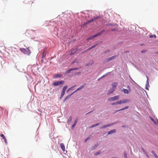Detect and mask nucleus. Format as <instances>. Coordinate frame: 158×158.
<instances>
[{
    "mask_svg": "<svg viewBox=\"0 0 158 158\" xmlns=\"http://www.w3.org/2000/svg\"><path fill=\"white\" fill-rule=\"evenodd\" d=\"M90 136H89L87 138H86L85 140H84V142H86L87 140H89V139H90Z\"/></svg>",
    "mask_w": 158,
    "mask_h": 158,
    "instance_id": "obj_30",
    "label": "nucleus"
},
{
    "mask_svg": "<svg viewBox=\"0 0 158 158\" xmlns=\"http://www.w3.org/2000/svg\"><path fill=\"white\" fill-rule=\"evenodd\" d=\"M72 69H70L69 70H67L66 72V73H69L71 71H72Z\"/></svg>",
    "mask_w": 158,
    "mask_h": 158,
    "instance_id": "obj_34",
    "label": "nucleus"
},
{
    "mask_svg": "<svg viewBox=\"0 0 158 158\" xmlns=\"http://www.w3.org/2000/svg\"><path fill=\"white\" fill-rule=\"evenodd\" d=\"M64 94H65V92H62L61 94V96L60 97V99H61L62 98L63 96H64Z\"/></svg>",
    "mask_w": 158,
    "mask_h": 158,
    "instance_id": "obj_28",
    "label": "nucleus"
},
{
    "mask_svg": "<svg viewBox=\"0 0 158 158\" xmlns=\"http://www.w3.org/2000/svg\"><path fill=\"white\" fill-rule=\"evenodd\" d=\"M84 87H85L84 85H82L80 87L78 88L75 91H74L71 94H74L77 91L83 89Z\"/></svg>",
    "mask_w": 158,
    "mask_h": 158,
    "instance_id": "obj_7",
    "label": "nucleus"
},
{
    "mask_svg": "<svg viewBox=\"0 0 158 158\" xmlns=\"http://www.w3.org/2000/svg\"><path fill=\"white\" fill-rule=\"evenodd\" d=\"M98 145H95L94 146H93V149H95L98 146Z\"/></svg>",
    "mask_w": 158,
    "mask_h": 158,
    "instance_id": "obj_35",
    "label": "nucleus"
},
{
    "mask_svg": "<svg viewBox=\"0 0 158 158\" xmlns=\"http://www.w3.org/2000/svg\"><path fill=\"white\" fill-rule=\"evenodd\" d=\"M60 147L61 148L62 151L64 152L65 151V146L63 143H61L60 144Z\"/></svg>",
    "mask_w": 158,
    "mask_h": 158,
    "instance_id": "obj_9",
    "label": "nucleus"
},
{
    "mask_svg": "<svg viewBox=\"0 0 158 158\" xmlns=\"http://www.w3.org/2000/svg\"><path fill=\"white\" fill-rule=\"evenodd\" d=\"M146 52V50H143L141 51V52L142 53H144Z\"/></svg>",
    "mask_w": 158,
    "mask_h": 158,
    "instance_id": "obj_43",
    "label": "nucleus"
},
{
    "mask_svg": "<svg viewBox=\"0 0 158 158\" xmlns=\"http://www.w3.org/2000/svg\"><path fill=\"white\" fill-rule=\"evenodd\" d=\"M141 149L143 151L144 153H146V151H145V150H144V149L143 148H141Z\"/></svg>",
    "mask_w": 158,
    "mask_h": 158,
    "instance_id": "obj_39",
    "label": "nucleus"
},
{
    "mask_svg": "<svg viewBox=\"0 0 158 158\" xmlns=\"http://www.w3.org/2000/svg\"><path fill=\"white\" fill-rule=\"evenodd\" d=\"M116 130L115 129H113L112 130H111L110 131L108 132V135H110L114 133H115L116 132Z\"/></svg>",
    "mask_w": 158,
    "mask_h": 158,
    "instance_id": "obj_10",
    "label": "nucleus"
},
{
    "mask_svg": "<svg viewBox=\"0 0 158 158\" xmlns=\"http://www.w3.org/2000/svg\"><path fill=\"white\" fill-rule=\"evenodd\" d=\"M129 108V107L128 106H125L124 108H122L120 110H117L116 111H115V113H116L117 112H118L119 111H121V110H126V109H127Z\"/></svg>",
    "mask_w": 158,
    "mask_h": 158,
    "instance_id": "obj_11",
    "label": "nucleus"
},
{
    "mask_svg": "<svg viewBox=\"0 0 158 158\" xmlns=\"http://www.w3.org/2000/svg\"><path fill=\"white\" fill-rule=\"evenodd\" d=\"M123 91L125 94H128V90L126 89H123Z\"/></svg>",
    "mask_w": 158,
    "mask_h": 158,
    "instance_id": "obj_26",
    "label": "nucleus"
},
{
    "mask_svg": "<svg viewBox=\"0 0 158 158\" xmlns=\"http://www.w3.org/2000/svg\"><path fill=\"white\" fill-rule=\"evenodd\" d=\"M111 125L110 124H107V125H103V126H102L101 127H100V129H102V128H106V127H107L110 126Z\"/></svg>",
    "mask_w": 158,
    "mask_h": 158,
    "instance_id": "obj_18",
    "label": "nucleus"
},
{
    "mask_svg": "<svg viewBox=\"0 0 158 158\" xmlns=\"http://www.w3.org/2000/svg\"><path fill=\"white\" fill-rule=\"evenodd\" d=\"M149 37L150 38H152L153 37H154V38H156V36L155 35H149Z\"/></svg>",
    "mask_w": 158,
    "mask_h": 158,
    "instance_id": "obj_31",
    "label": "nucleus"
},
{
    "mask_svg": "<svg viewBox=\"0 0 158 158\" xmlns=\"http://www.w3.org/2000/svg\"><path fill=\"white\" fill-rule=\"evenodd\" d=\"M100 124V123H98L96 124H94L92 126H91L90 127V128H93L94 127H96V126H98Z\"/></svg>",
    "mask_w": 158,
    "mask_h": 158,
    "instance_id": "obj_19",
    "label": "nucleus"
},
{
    "mask_svg": "<svg viewBox=\"0 0 158 158\" xmlns=\"http://www.w3.org/2000/svg\"><path fill=\"white\" fill-rule=\"evenodd\" d=\"M76 85H75L74 86H72L71 88H70L69 89L67 90V92H68L69 91L71 90V89H73L74 88L76 87Z\"/></svg>",
    "mask_w": 158,
    "mask_h": 158,
    "instance_id": "obj_22",
    "label": "nucleus"
},
{
    "mask_svg": "<svg viewBox=\"0 0 158 158\" xmlns=\"http://www.w3.org/2000/svg\"><path fill=\"white\" fill-rule=\"evenodd\" d=\"M112 88H114V90L115 89L116 87L117 86L118 84L117 83H113L112 84Z\"/></svg>",
    "mask_w": 158,
    "mask_h": 158,
    "instance_id": "obj_13",
    "label": "nucleus"
},
{
    "mask_svg": "<svg viewBox=\"0 0 158 158\" xmlns=\"http://www.w3.org/2000/svg\"><path fill=\"white\" fill-rule=\"evenodd\" d=\"M72 117L71 116H70L68 120L67 123H70L72 121Z\"/></svg>",
    "mask_w": 158,
    "mask_h": 158,
    "instance_id": "obj_21",
    "label": "nucleus"
},
{
    "mask_svg": "<svg viewBox=\"0 0 158 158\" xmlns=\"http://www.w3.org/2000/svg\"><path fill=\"white\" fill-rule=\"evenodd\" d=\"M91 112H92V111H90V112H89L88 113H86V114H88V113H91Z\"/></svg>",
    "mask_w": 158,
    "mask_h": 158,
    "instance_id": "obj_45",
    "label": "nucleus"
},
{
    "mask_svg": "<svg viewBox=\"0 0 158 158\" xmlns=\"http://www.w3.org/2000/svg\"><path fill=\"white\" fill-rule=\"evenodd\" d=\"M67 87H67V85H66V86H64L63 88L62 92H65V90H66V89H67Z\"/></svg>",
    "mask_w": 158,
    "mask_h": 158,
    "instance_id": "obj_23",
    "label": "nucleus"
},
{
    "mask_svg": "<svg viewBox=\"0 0 158 158\" xmlns=\"http://www.w3.org/2000/svg\"><path fill=\"white\" fill-rule=\"evenodd\" d=\"M46 54L45 52H44L43 53V55L42 57V58H44L46 56Z\"/></svg>",
    "mask_w": 158,
    "mask_h": 158,
    "instance_id": "obj_33",
    "label": "nucleus"
},
{
    "mask_svg": "<svg viewBox=\"0 0 158 158\" xmlns=\"http://www.w3.org/2000/svg\"><path fill=\"white\" fill-rule=\"evenodd\" d=\"M20 50L23 53L27 55H29L31 53V51L29 49V48H20Z\"/></svg>",
    "mask_w": 158,
    "mask_h": 158,
    "instance_id": "obj_1",
    "label": "nucleus"
},
{
    "mask_svg": "<svg viewBox=\"0 0 158 158\" xmlns=\"http://www.w3.org/2000/svg\"><path fill=\"white\" fill-rule=\"evenodd\" d=\"M119 95L113 97L109 98L108 99V100L110 102L114 101L117 100L119 99Z\"/></svg>",
    "mask_w": 158,
    "mask_h": 158,
    "instance_id": "obj_2",
    "label": "nucleus"
},
{
    "mask_svg": "<svg viewBox=\"0 0 158 158\" xmlns=\"http://www.w3.org/2000/svg\"><path fill=\"white\" fill-rule=\"evenodd\" d=\"M78 51V49L77 48H75L74 49H73L72 50L70 55H72L74 54Z\"/></svg>",
    "mask_w": 158,
    "mask_h": 158,
    "instance_id": "obj_8",
    "label": "nucleus"
},
{
    "mask_svg": "<svg viewBox=\"0 0 158 158\" xmlns=\"http://www.w3.org/2000/svg\"><path fill=\"white\" fill-rule=\"evenodd\" d=\"M94 63V62L93 60H90L89 62V63H88L87 64V66H89L90 65H91L92 64H93Z\"/></svg>",
    "mask_w": 158,
    "mask_h": 158,
    "instance_id": "obj_15",
    "label": "nucleus"
},
{
    "mask_svg": "<svg viewBox=\"0 0 158 158\" xmlns=\"http://www.w3.org/2000/svg\"><path fill=\"white\" fill-rule=\"evenodd\" d=\"M116 57V56H113L110 58H107L106 59V62H108L109 61L114 59Z\"/></svg>",
    "mask_w": 158,
    "mask_h": 158,
    "instance_id": "obj_6",
    "label": "nucleus"
},
{
    "mask_svg": "<svg viewBox=\"0 0 158 158\" xmlns=\"http://www.w3.org/2000/svg\"><path fill=\"white\" fill-rule=\"evenodd\" d=\"M144 153L147 156V157H149V156L148 155V153H147V152H146V153Z\"/></svg>",
    "mask_w": 158,
    "mask_h": 158,
    "instance_id": "obj_42",
    "label": "nucleus"
},
{
    "mask_svg": "<svg viewBox=\"0 0 158 158\" xmlns=\"http://www.w3.org/2000/svg\"><path fill=\"white\" fill-rule=\"evenodd\" d=\"M64 83V81H56L55 82H54L53 83V85L54 86H56L62 85V84H63Z\"/></svg>",
    "mask_w": 158,
    "mask_h": 158,
    "instance_id": "obj_5",
    "label": "nucleus"
},
{
    "mask_svg": "<svg viewBox=\"0 0 158 158\" xmlns=\"http://www.w3.org/2000/svg\"><path fill=\"white\" fill-rule=\"evenodd\" d=\"M152 154L154 155L155 157L156 158H158V156L155 153V152L153 151H152Z\"/></svg>",
    "mask_w": 158,
    "mask_h": 158,
    "instance_id": "obj_20",
    "label": "nucleus"
},
{
    "mask_svg": "<svg viewBox=\"0 0 158 158\" xmlns=\"http://www.w3.org/2000/svg\"><path fill=\"white\" fill-rule=\"evenodd\" d=\"M73 94H71L70 95L67 96L64 100V102H65L69 97H70Z\"/></svg>",
    "mask_w": 158,
    "mask_h": 158,
    "instance_id": "obj_25",
    "label": "nucleus"
},
{
    "mask_svg": "<svg viewBox=\"0 0 158 158\" xmlns=\"http://www.w3.org/2000/svg\"><path fill=\"white\" fill-rule=\"evenodd\" d=\"M77 122V119H76V120H75L74 123L72 126V128H73L76 126V124Z\"/></svg>",
    "mask_w": 158,
    "mask_h": 158,
    "instance_id": "obj_17",
    "label": "nucleus"
},
{
    "mask_svg": "<svg viewBox=\"0 0 158 158\" xmlns=\"http://www.w3.org/2000/svg\"><path fill=\"white\" fill-rule=\"evenodd\" d=\"M0 136L2 137L3 138V139H4L5 142L6 143H7V140L6 138H5L4 135L3 134H1L0 135Z\"/></svg>",
    "mask_w": 158,
    "mask_h": 158,
    "instance_id": "obj_12",
    "label": "nucleus"
},
{
    "mask_svg": "<svg viewBox=\"0 0 158 158\" xmlns=\"http://www.w3.org/2000/svg\"><path fill=\"white\" fill-rule=\"evenodd\" d=\"M118 104V101L116 102H113L111 104V105H116Z\"/></svg>",
    "mask_w": 158,
    "mask_h": 158,
    "instance_id": "obj_29",
    "label": "nucleus"
},
{
    "mask_svg": "<svg viewBox=\"0 0 158 158\" xmlns=\"http://www.w3.org/2000/svg\"><path fill=\"white\" fill-rule=\"evenodd\" d=\"M78 69H79L78 68H77L71 69L72 71V70H78Z\"/></svg>",
    "mask_w": 158,
    "mask_h": 158,
    "instance_id": "obj_36",
    "label": "nucleus"
},
{
    "mask_svg": "<svg viewBox=\"0 0 158 158\" xmlns=\"http://www.w3.org/2000/svg\"><path fill=\"white\" fill-rule=\"evenodd\" d=\"M124 156L126 158H127V154L125 152L124 153Z\"/></svg>",
    "mask_w": 158,
    "mask_h": 158,
    "instance_id": "obj_40",
    "label": "nucleus"
},
{
    "mask_svg": "<svg viewBox=\"0 0 158 158\" xmlns=\"http://www.w3.org/2000/svg\"><path fill=\"white\" fill-rule=\"evenodd\" d=\"M102 32H101L98 33L97 34L95 35L91 36L87 38V40H91L92 39H93V38H95V37H97V36H98L100 35V34H102Z\"/></svg>",
    "mask_w": 158,
    "mask_h": 158,
    "instance_id": "obj_3",
    "label": "nucleus"
},
{
    "mask_svg": "<svg viewBox=\"0 0 158 158\" xmlns=\"http://www.w3.org/2000/svg\"><path fill=\"white\" fill-rule=\"evenodd\" d=\"M152 121H153V119H152Z\"/></svg>",
    "mask_w": 158,
    "mask_h": 158,
    "instance_id": "obj_48",
    "label": "nucleus"
},
{
    "mask_svg": "<svg viewBox=\"0 0 158 158\" xmlns=\"http://www.w3.org/2000/svg\"><path fill=\"white\" fill-rule=\"evenodd\" d=\"M114 88H112V89H110L109 91V92L108 93V94H111L113 93L114 90Z\"/></svg>",
    "mask_w": 158,
    "mask_h": 158,
    "instance_id": "obj_16",
    "label": "nucleus"
},
{
    "mask_svg": "<svg viewBox=\"0 0 158 158\" xmlns=\"http://www.w3.org/2000/svg\"><path fill=\"white\" fill-rule=\"evenodd\" d=\"M147 82H148V77H147Z\"/></svg>",
    "mask_w": 158,
    "mask_h": 158,
    "instance_id": "obj_46",
    "label": "nucleus"
},
{
    "mask_svg": "<svg viewBox=\"0 0 158 158\" xmlns=\"http://www.w3.org/2000/svg\"><path fill=\"white\" fill-rule=\"evenodd\" d=\"M101 153V151H99V152H98L95 153L94 154V155L95 156H97L98 155H99V154H100Z\"/></svg>",
    "mask_w": 158,
    "mask_h": 158,
    "instance_id": "obj_27",
    "label": "nucleus"
},
{
    "mask_svg": "<svg viewBox=\"0 0 158 158\" xmlns=\"http://www.w3.org/2000/svg\"><path fill=\"white\" fill-rule=\"evenodd\" d=\"M97 45V44H96L95 45L91 46V47L92 48V49L93 48H94V47H96Z\"/></svg>",
    "mask_w": 158,
    "mask_h": 158,
    "instance_id": "obj_38",
    "label": "nucleus"
},
{
    "mask_svg": "<svg viewBox=\"0 0 158 158\" xmlns=\"http://www.w3.org/2000/svg\"><path fill=\"white\" fill-rule=\"evenodd\" d=\"M129 101V100L128 99H124L122 100L118 101V104L121 105L122 104L126 103L128 102Z\"/></svg>",
    "mask_w": 158,
    "mask_h": 158,
    "instance_id": "obj_4",
    "label": "nucleus"
},
{
    "mask_svg": "<svg viewBox=\"0 0 158 158\" xmlns=\"http://www.w3.org/2000/svg\"><path fill=\"white\" fill-rule=\"evenodd\" d=\"M94 21H95V19H94V18H92L91 20H90L88 21H87L85 24H87L88 23H90L92 22H94Z\"/></svg>",
    "mask_w": 158,
    "mask_h": 158,
    "instance_id": "obj_14",
    "label": "nucleus"
},
{
    "mask_svg": "<svg viewBox=\"0 0 158 158\" xmlns=\"http://www.w3.org/2000/svg\"><path fill=\"white\" fill-rule=\"evenodd\" d=\"M107 52H105V53H106Z\"/></svg>",
    "mask_w": 158,
    "mask_h": 158,
    "instance_id": "obj_49",
    "label": "nucleus"
},
{
    "mask_svg": "<svg viewBox=\"0 0 158 158\" xmlns=\"http://www.w3.org/2000/svg\"><path fill=\"white\" fill-rule=\"evenodd\" d=\"M61 75H60L59 74H57L55 75L54 77L55 78H56L57 77H61Z\"/></svg>",
    "mask_w": 158,
    "mask_h": 158,
    "instance_id": "obj_24",
    "label": "nucleus"
},
{
    "mask_svg": "<svg viewBox=\"0 0 158 158\" xmlns=\"http://www.w3.org/2000/svg\"><path fill=\"white\" fill-rule=\"evenodd\" d=\"M91 49H92V48L91 47H90L88 49H87L85 51H87L91 50Z\"/></svg>",
    "mask_w": 158,
    "mask_h": 158,
    "instance_id": "obj_41",
    "label": "nucleus"
},
{
    "mask_svg": "<svg viewBox=\"0 0 158 158\" xmlns=\"http://www.w3.org/2000/svg\"><path fill=\"white\" fill-rule=\"evenodd\" d=\"M97 45V44H96L95 45L91 46V47L92 48V49L93 48H94V47H96Z\"/></svg>",
    "mask_w": 158,
    "mask_h": 158,
    "instance_id": "obj_37",
    "label": "nucleus"
},
{
    "mask_svg": "<svg viewBox=\"0 0 158 158\" xmlns=\"http://www.w3.org/2000/svg\"><path fill=\"white\" fill-rule=\"evenodd\" d=\"M100 18H101L100 16H97L96 17L94 18V19H95V20H96L98 19H100Z\"/></svg>",
    "mask_w": 158,
    "mask_h": 158,
    "instance_id": "obj_32",
    "label": "nucleus"
},
{
    "mask_svg": "<svg viewBox=\"0 0 158 158\" xmlns=\"http://www.w3.org/2000/svg\"><path fill=\"white\" fill-rule=\"evenodd\" d=\"M111 31H115V29H112L111 30Z\"/></svg>",
    "mask_w": 158,
    "mask_h": 158,
    "instance_id": "obj_44",
    "label": "nucleus"
},
{
    "mask_svg": "<svg viewBox=\"0 0 158 158\" xmlns=\"http://www.w3.org/2000/svg\"><path fill=\"white\" fill-rule=\"evenodd\" d=\"M127 88H130V87H129V86H127Z\"/></svg>",
    "mask_w": 158,
    "mask_h": 158,
    "instance_id": "obj_47",
    "label": "nucleus"
}]
</instances>
